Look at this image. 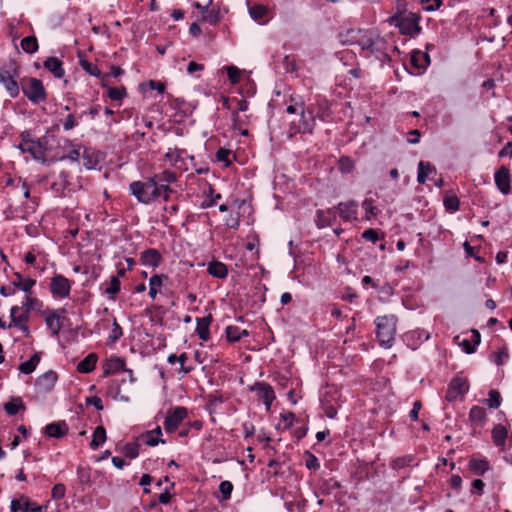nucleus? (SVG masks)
Segmentation results:
<instances>
[{"label":"nucleus","mask_w":512,"mask_h":512,"mask_svg":"<svg viewBox=\"0 0 512 512\" xmlns=\"http://www.w3.org/2000/svg\"><path fill=\"white\" fill-rule=\"evenodd\" d=\"M20 85V90L33 104H39L46 100L47 93L41 80L34 77H24L21 79Z\"/></svg>","instance_id":"nucleus-4"},{"label":"nucleus","mask_w":512,"mask_h":512,"mask_svg":"<svg viewBox=\"0 0 512 512\" xmlns=\"http://www.w3.org/2000/svg\"><path fill=\"white\" fill-rule=\"evenodd\" d=\"M187 415L188 411L185 407H175L171 409L164 421V428L166 432H175L180 423L187 417Z\"/></svg>","instance_id":"nucleus-8"},{"label":"nucleus","mask_w":512,"mask_h":512,"mask_svg":"<svg viewBox=\"0 0 512 512\" xmlns=\"http://www.w3.org/2000/svg\"><path fill=\"white\" fill-rule=\"evenodd\" d=\"M355 167L354 161L351 160L349 157L342 156L338 160V169L341 173H350L353 171Z\"/></svg>","instance_id":"nucleus-36"},{"label":"nucleus","mask_w":512,"mask_h":512,"mask_svg":"<svg viewBox=\"0 0 512 512\" xmlns=\"http://www.w3.org/2000/svg\"><path fill=\"white\" fill-rule=\"evenodd\" d=\"M410 459L406 457H399L392 463V468L401 469L409 465Z\"/></svg>","instance_id":"nucleus-60"},{"label":"nucleus","mask_w":512,"mask_h":512,"mask_svg":"<svg viewBox=\"0 0 512 512\" xmlns=\"http://www.w3.org/2000/svg\"><path fill=\"white\" fill-rule=\"evenodd\" d=\"M212 321V315L209 314L208 316L197 318V327L196 332L199 336V338L203 341H207L210 337L209 333V325Z\"/></svg>","instance_id":"nucleus-21"},{"label":"nucleus","mask_w":512,"mask_h":512,"mask_svg":"<svg viewBox=\"0 0 512 512\" xmlns=\"http://www.w3.org/2000/svg\"><path fill=\"white\" fill-rule=\"evenodd\" d=\"M44 433L49 437L61 438L68 433L65 421L53 422L45 426Z\"/></svg>","instance_id":"nucleus-18"},{"label":"nucleus","mask_w":512,"mask_h":512,"mask_svg":"<svg viewBox=\"0 0 512 512\" xmlns=\"http://www.w3.org/2000/svg\"><path fill=\"white\" fill-rule=\"evenodd\" d=\"M202 18L210 24H216L219 21V11L208 9L207 12L203 14Z\"/></svg>","instance_id":"nucleus-56"},{"label":"nucleus","mask_w":512,"mask_h":512,"mask_svg":"<svg viewBox=\"0 0 512 512\" xmlns=\"http://www.w3.org/2000/svg\"><path fill=\"white\" fill-rule=\"evenodd\" d=\"M227 71L228 78L232 84H236L240 79V70L236 66L224 67Z\"/></svg>","instance_id":"nucleus-51"},{"label":"nucleus","mask_w":512,"mask_h":512,"mask_svg":"<svg viewBox=\"0 0 512 512\" xmlns=\"http://www.w3.org/2000/svg\"><path fill=\"white\" fill-rule=\"evenodd\" d=\"M122 453L124 454L125 457L127 458H130V459H134L138 456L139 454V444L138 443H127L123 449H122Z\"/></svg>","instance_id":"nucleus-40"},{"label":"nucleus","mask_w":512,"mask_h":512,"mask_svg":"<svg viewBox=\"0 0 512 512\" xmlns=\"http://www.w3.org/2000/svg\"><path fill=\"white\" fill-rule=\"evenodd\" d=\"M44 67L53 74L56 78H63L65 70L63 68V62L57 57H48L44 63Z\"/></svg>","instance_id":"nucleus-19"},{"label":"nucleus","mask_w":512,"mask_h":512,"mask_svg":"<svg viewBox=\"0 0 512 512\" xmlns=\"http://www.w3.org/2000/svg\"><path fill=\"white\" fill-rule=\"evenodd\" d=\"M65 485L62 483L55 484L51 491V496L54 500H60L65 496Z\"/></svg>","instance_id":"nucleus-53"},{"label":"nucleus","mask_w":512,"mask_h":512,"mask_svg":"<svg viewBox=\"0 0 512 512\" xmlns=\"http://www.w3.org/2000/svg\"><path fill=\"white\" fill-rule=\"evenodd\" d=\"M460 201L457 196H447L444 198V206L449 211H457Z\"/></svg>","instance_id":"nucleus-47"},{"label":"nucleus","mask_w":512,"mask_h":512,"mask_svg":"<svg viewBox=\"0 0 512 512\" xmlns=\"http://www.w3.org/2000/svg\"><path fill=\"white\" fill-rule=\"evenodd\" d=\"M19 310H21V307L18 306H13L10 310V318L15 326H18L20 323H25L28 321L27 313H24L22 311L20 315H17Z\"/></svg>","instance_id":"nucleus-35"},{"label":"nucleus","mask_w":512,"mask_h":512,"mask_svg":"<svg viewBox=\"0 0 512 512\" xmlns=\"http://www.w3.org/2000/svg\"><path fill=\"white\" fill-rule=\"evenodd\" d=\"M362 208L366 212V218L370 219L372 216H376L378 214L377 208L373 205L372 199H365L362 203Z\"/></svg>","instance_id":"nucleus-45"},{"label":"nucleus","mask_w":512,"mask_h":512,"mask_svg":"<svg viewBox=\"0 0 512 512\" xmlns=\"http://www.w3.org/2000/svg\"><path fill=\"white\" fill-rule=\"evenodd\" d=\"M141 263L145 266L156 268L160 265L162 256L157 249H146L141 253Z\"/></svg>","instance_id":"nucleus-16"},{"label":"nucleus","mask_w":512,"mask_h":512,"mask_svg":"<svg viewBox=\"0 0 512 512\" xmlns=\"http://www.w3.org/2000/svg\"><path fill=\"white\" fill-rule=\"evenodd\" d=\"M251 390L256 392V395L266 406V410H270L273 401L275 400V392L272 386L266 382H256Z\"/></svg>","instance_id":"nucleus-10"},{"label":"nucleus","mask_w":512,"mask_h":512,"mask_svg":"<svg viewBox=\"0 0 512 512\" xmlns=\"http://www.w3.org/2000/svg\"><path fill=\"white\" fill-rule=\"evenodd\" d=\"M71 290V282L61 274H56L51 278L50 291L53 296L58 298H66Z\"/></svg>","instance_id":"nucleus-9"},{"label":"nucleus","mask_w":512,"mask_h":512,"mask_svg":"<svg viewBox=\"0 0 512 512\" xmlns=\"http://www.w3.org/2000/svg\"><path fill=\"white\" fill-rule=\"evenodd\" d=\"M207 272L213 277L224 279L228 275V268L220 261H212L208 264Z\"/></svg>","instance_id":"nucleus-23"},{"label":"nucleus","mask_w":512,"mask_h":512,"mask_svg":"<svg viewBox=\"0 0 512 512\" xmlns=\"http://www.w3.org/2000/svg\"><path fill=\"white\" fill-rule=\"evenodd\" d=\"M125 369V360L121 357H111L103 365L104 376L115 374Z\"/></svg>","instance_id":"nucleus-20"},{"label":"nucleus","mask_w":512,"mask_h":512,"mask_svg":"<svg viewBox=\"0 0 512 512\" xmlns=\"http://www.w3.org/2000/svg\"><path fill=\"white\" fill-rule=\"evenodd\" d=\"M4 410L10 416L16 415L20 410H25V405L20 398H14L4 404Z\"/></svg>","instance_id":"nucleus-29"},{"label":"nucleus","mask_w":512,"mask_h":512,"mask_svg":"<svg viewBox=\"0 0 512 512\" xmlns=\"http://www.w3.org/2000/svg\"><path fill=\"white\" fill-rule=\"evenodd\" d=\"M230 151L224 148H219L216 152V159L220 162H225L226 166L230 164L229 160Z\"/></svg>","instance_id":"nucleus-59"},{"label":"nucleus","mask_w":512,"mask_h":512,"mask_svg":"<svg viewBox=\"0 0 512 512\" xmlns=\"http://www.w3.org/2000/svg\"><path fill=\"white\" fill-rule=\"evenodd\" d=\"M77 125V122L72 114H69L63 122V128L65 130H71Z\"/></svg>","instance_id":"nucleus-64"},{"label":"nucleus","mask_w":512,"mask_h":512,"mask_svg":"<svg viewBox=\"0 0 512 512\" xmlns=\"http://www.w3.org/2000/svg\"><path fill=\"white\" fill-rule=\"evenodd\" d=\"M469 390V382L467 378L455 377L453 378L447 388L445 399L448 402L455 401L458 397L463 396Z\"/></svg>","instance_id":"nucleus-6"},{"label":"nucleus","mask_w":512,"mask_h":512,"mask_svg":"<svg viewBox=\"0 0 512 512\" xmlns=\"http://www.w3.org/2000/svg\"><path fill=\"white\" fill-rule=\"evenodd\" d=\"M64 313L65 309L46 310L43 312V315L45 316V322L48 328L51 330L53 336L59 335V332L62 328L61 319H64Z\"/></svg>","instance_id":"nucleus-11"},{"label":"nucleus","mask_w":512,"mask_h":512,"mask_svg":"<svg viewBox=\"0 0 512 512\" xmlns=\"http://www.w3.org/2000/svg\"><path fill=\"white\" fill-rule=\"evenodd\" d=\"M28 134L23 133L21 135L22 142L19 145V149L23 153H29L35 160L45 161V154L48 148L49 139L47 136H42L37 140H30Z\"/></svg>","instance_id":"nucleus-3"},{"label":"nucleus","mask_w":512,"mask_h":512,"mask_svg":"<svg viewBox=\"0 0 512 512\" xmlns=\"http://www.w3.org/2000/svg\"><path fill=\"white\" fill-rule=\"evenodd\" d=\"M17 71L12 74L9 70L0 68V83L4 86L9 96L16 98L20 93V84L16 80Z\"/></svg>","instance_id":"nucleus-7"},{"label":"nucleus","mask_w":512,"mask_h":512,"mask_svg":"<svg viewBox=\"0 0 512 512\" xmlns=\"http://www.w3.org/2000/svg\"><path fill=\"white\" fill-rule=\"evenodd\" d=\"M268 13V9L261 4H254L249 7V14L251 18L261 24L267 22L266 16Z\"/></svg>","instance_id":"nucleus-24"},{"label":"nucleus","mask_w":512,"mask_h":512,"mask_svg":"<svg viewBox=\"0 0 512 512\" xmlns=\"http://www.w3.org/2000/svg\"><path fill=\"white\" fill-rule=\"evenodd\" d=\"M305 466L309 470H318L320 468V463L318 458L312 454L310 451H305Z\"/></svg>","instance_id":"nucleus-39"},{"label":"nucleus","mask_w":512,"mask_h":512,"mask_svg":"<svg viewBox=\"0 0 512 512\" xmlns=\"http://www.w3.org/2000/svg\"><path fill=\"white\" fill-rule=\"evenodd\" d=\"M419 55H422V52L419 50H415L411 53V58H410L411 65L418 70L422 69V66H421L422 58Z\"/></svg>","instance_id":"nucleus-58"},{"label":"nucleus","mask_w":512,"mask_h":512,"mask_svg":"<svg viewBox=\"0 0 512 512\" xmlns=\"http://www.w3.org/2000/svg\"><path fill=\"white\" fill-rule=\"evenodd\" d=\"M123 335L121 326L117 323L116 320L113 322L112 331L108 337L110 343H115L120 337Z\"/></svg>","instance_id":"nucleus-50"},{"label":"nucleus","mask_w":512,"mask_h":512,"mask_svg":"<svg viewBox=\"0 0 512 512\" xmlns=\"http://www.w3.org/2000/svg\"><path fill=\"white\" fill-rule=\"evenodd\" d=\"M87 404L93 405L98 411H101L104 409V406L102 404V400L98 396H92L90 398H87Z\"/></svg>","instance_id":"nucleus-62"},{"label":"nucleus","mask_w":512,"mask_h":512,"mask_svg":"<svg viewBox=\"0 0 512 512\" xmlns=\"http://www.w3.org/2000/svg\"><path fill=\"white\" fill-rule=\"evenodd\" d=\"M22 49L28 53L33 54L38 50V41L35 36H27L21 40Z\"/></svg>","instance_id":"nucleus-30"},{"label":"nucleus","mask_w":512,"mask_h":512,"mask_svg":"<svg viewBox=\"0 0 512 512\" xmlns=\"http://www.w3.org/2000/svg\"><path fill=\"white\" fill-rule=\"evenodd\" d=\"M119 291H120V281H119L118 277L112 276L110 283L108 284V286L105 289V293H107L111 296H114Z\"/></svg>","instance_id":"nucleus-46"},{"label":"nucleus","mask_w":512,"mask_h":512,"mask_svg":"<svg viewBox=\"0 0 512 512\" xmlns=\"http://www.w3.org/2000/svg\"><path fill=\"white\" fill-rule=\"evenodd\" d=\"M357 207L358 204L355 200H349L347 202H340L336 209L343 220L350 221L357 218Z\"/></svg>","instance_id":"nucleus-15"},{"label":"nucleus","mask_w":512,"mask_h":512,"mask_svg":"<svg viewBox=\"0 0 512 512\" xmlns=\"http://www.w3.org/2000/svg\"><path fill=\"white\" fill-rule=\"evenodd\" d=\"M164 280H168V276L164 274H155L149 280V287L157 289L158 287H161L163 285Z\"/></svg>","instance_id":"nucleus-55"},{"label":"nucleus","mask_w":512,"mask_h":512,"mask_svg":"<svg viewBox=\"0 0 512 512\" xmlns=\"http://www.w3.org/2000/svg\"><path fill=\"white\" fill-rule=\"evenodd\" d=\"M21 500L23 503V512H41L42 506L37 505L36 503H32L25 496H21Z\"/></svg>","instance_id":"nucleus-52"},{"label":"nucleus","mask_w":512,"mask_h":512,"mask_svg":"<svg viewBox=\"0 0 512 512\" xmlns=\"http://www.w3.org/2000/svg\"><path fill=\"white\" fill-rule=\"evenodd\" d=\"M155 180L158 179V182H165V183H173L176 181V174L169 170H164L158 175H155Z\"/></svg>","instance_id":"nucleus-44"},{"label":"nucleus","mask_w":512,"mask_h":512,"mask_svg":"<svg viewBox=\"0 0 512 512\" xmlns=\"http://www.w3.org/2000/svg\"><path fill=\"white\" fill-rule=\"evenodd\" d=\"M40 362V353H34L29 360L19 365V370L24 374H31Z\"/></svg>","instance_id":"nucleus-27"},{"label":"nucleus","mask_w":512,"mask_h":512,"mask_svg":"<svg viewBox=\"0 0 512 512\" xmlns=\"http://www.w3.org/2000/svg\"><path fill=\"white\" fill-rule=\"evenodd\" d=\"M299 107H300L301 118H300V123L297 127L296 132L303 133V134L312 133V131L314 129V125H315L314 114L311 111L306 112L304 110L303 102H300Z\"/></svg>","instance_id":"nucleus-12"},{"label":"nucleus","mask_w":512,"mask_h":512,"mask_svg":"<svg viewBox=\"0 0 512 512\" xmlns=\"http://www.w3.org/2000/svg\"><path fill=\"white\" fill-rule=\"evenodd\" d=\"M420 16L416 13H401L398 12L393 16L389 17L388 22L391 25L399 28L401 34L415 37L421 32V27L419 25Z\"/></svg>","instance_id":"nucleus-2"},{"label":"nucleus","mask_w":512,"mask_h":512,"mask_svg":"<svg viewBox=\"0 0 512 512\" xmlns=\"http://www.w3.org/2000/svg\"><path fill=\"white\" fill-rule=\"evenodd\" d=\"M492 437L497 446H504L507 437V430L502 425H497L492 430Z\"/></svg>","instance_id":"nucleus-31"},{"label":"nucleus","mask_w":512,"mask_h":512,"mask_svg":"<svg viewBox=\"0 0 512 512\" xmlns=\"http://www.w3.org/2000/svg\"><path fill=\"white\" fill-rule=\"evenodd\" d=\"M331 210L328 209L327 211L318 210L316 214V225L319 228L327 227L331 225Z\"/></svg>","instance_id":"nucleus-33"},{"label":"nucleus","mask_w":512,"mask_h":512,"mask_svg":"<svg viewBox=\"0 0 512 512\" xmlns=\"http://www.w3.org/2000/svg\"><path fill=\"white\" fill-rule=\"evenodd\" d=\"M148 182H150V189H149V203H151L152 201H154L155 199L159 198L160 196H162V188H161V184H158L157 180H155V178H149L148 179Z\"/></svg>","instance_id":"nucleus-34"},{"label":"nucleus","mask_w":512,"mask_h":512,"mask_svg":"<svg viewBox=\"0 0 512 512\" xmlns=\"http://www.w3.org/2000/svg\"><path fill=\"white\" fill-rule=\"evenodd\" d=\"M226 338L229 342H237L240 340V328L237 326H227L226 330Z\"/></svg>","instance_id":"nucleus-43"},{"label":"nucleus","mask_w":512,"mask_h":512,"mask_svg":"<svg viewBox=\"0 0 512 512\" xmlns=\"http://www.w3.org/2000/svg\"><path fill=\"white\" fill-rule=\"evenodd\" d=\"M362 50H367L377 58L387 57V42L378 33L370 32L357 41Z\"/></svg>","instance_id":"nucleus-5"},{"label":"nucleus","mask_w":512,"mask_h":512,"mask_svg":"<svg viewBox=\"0 0 512 512\" xmlns=\"http://www.w3.org/2000/svg\"><path fill=\"white\" fill-rule=\"evenodd\" d=\"M432 172L436 173V168L430 162L420 161L418 163V183L424 184L427 180L428 174Z\"/></svg>","instance_id":"nucleus-25"},{"label":"nucleus","mask_w":512,"mask_h":512,"mask_svg":"<svg viewBox=\"0 0 512 512\" xmlns=\"http://www.w3.org/2000/svg\"><path fill=\"white\" fill-rule=\"evenodd\" d=\"M488 396L489 398L486 401L489 408L497 409L501 405L502 400L500 393L497 390L492 389L489 391Z\"/></svg>","instance_id":"nucleus-38"},{"label":"nucleus","mask_w":512,"mask_h":512,"mask_svg":"<svg viewBox=\"0 0 512 512\" xmlns=\"http://www.w3.org/2000/svg\"><path fill=\"white\" fill-rule=\"evenodd\" d=\"M98 356L96 353L88 354L83 360L77 365V371L83 374L90 373L94 370Z\"/></svg>","instance_id":"nucleus-22"},{"label":"nucleus","mask_w":512,"mask_h":512,"mask_svg":"<svg viewBox=\"0 0 512 512\" xmlns=\"http://www.w3.org/2000/svg\"><path fill=\"white\" fill-rule=\"evenodd\" d=\"M219 491L222 494V500L227 501L231 498L233 484L228 480L222 481L219 485Z\"/></svg>","instance_id":"nucleus-41"},{"label":"nucleus","mask_w":512,"mask_h":512,"mask_svg":"<svg viewBox=\"0 0 512 512\" xmlns=\"http://www.w3.org/2000/svg\"><path fill=\"white\" fill-rule=\"evenodd\" d=\"M56 381H57L56 372L49 370V371L45 372L44 374L40 375L36 379L35 384L37 387H39L44 392H48V391L52 390Z\"/></svg>","instance_id":"nucleus-17"},{"label":"nucleus","mask_w":512,"mask_h":512,"mask_svg":"<svg viewBox=\"0 0 512 512\" xmlns=\"http://www.w3.org/2000/svg\"><path fill=\"white\" fill-rule=\"evenodd\" d=\"M141 437L148 446L153 447V446L158 445L159 443H163V444L165 443V440H163L159 437H154L153 432L147 431Z\"/></svg>","instance_id":"nucleus-48"},{"label":"nucleus","mask_w":512,"mask_h":512,"mask_svg":"<svg viewBox=\"0 0 512 512\" xmlns=\"http://www.w3.org/2000/svg\"><path fill=\"white\" fill-rule=\"evenodd\" d=\"M108 96L113 101H120L126 96V89L125 87H109Z\"/></svg>","instance_id":"nucleus-42"},{"label":"nucleus","mask_w":512,"mask_h":512,"mask_svg":"<svg viewBox=\"0 0 512 512\" xmlns=\"http://www.w3.org/2000/svg\"><path fill=\"white\" fill-rule=\"evenodd\" d=\"M460 346L462 347L463 351L467 354H471L475 352L476 345L471 343L469 340L464 339L460 342Z\"/></svg>","instance_id":"nucleus-61"},{"label":"nucleus","mask_w":512,"mask_h":512,"mask_svg":"<svg viewBox=\"0 0 512 512\" xmlns=\"http://www.w3.org/2000/svg\"><path fill=\"white\" fill-rule=\"evenodd\" d=\"M151 185H150V182L145 181V182H142V181H134L130 184L129 186V190L131 192V194L133 196L136 197V199L143 203V204H149V196H148V192H149V189H150Z\"/></svg>","instance_id":"nucleus-13"},{"label":"nucleus","mask_w":512,"mask_h":512,"mask_svg":"<svg viewBox=\"0 0 512 512\" xmlns=\"http://www.w3.org/2000/svg\"><path fill=\"white\" fill-rule=\"evenodd\" d=\"M421 407H422L421 401L417 400L413 403V408L409 412V417L411 420H413V421L418 420V413H419V410L421 409Z\"/></svg>","instance_id":"nucleus-63"},{"label":"nucleus","mask_w":512,"mask_h":512,"mask_svg":"<svg viewBox=\"0 0 512 512\" xmlns=\"http://www.w3.org/2000/svg\"><path fill=\"white\" fill-rule=\"evenodd\" d=\"M106 441V430L103 426H97L93 432V438L90 442V448L96 450Z\"/></svg>","instance_id":"nucleus-28"},{"label":"nucleus","mask_w":512,"mask_h":512,"mask_svg":"<svg viewBox=\"0 0 512 512\" xmlns=\"http://www.w3.org/2000/svg\"><path fill=\"white\" fill-rule=\"evenodd\" d=\"M469 417L471 421L481 423L486 417V411L480 406H473L470 410Z\"/></svg>","instance_id":"nucleus-37"},{"label":"nucleus","mask_w":512,"mask_h":512,"mask_svg":"<svg viewBox=\"0 0 512 512\" xmlns=\"http://www.w3.org/2000/svg\"><path fill=\"white\" fill-rule=\"evenodd\" d=\"M397 318L394 315L378 316L375 319L376 336L383 348H391L395 341Z\"/></svg>","instance_id":"nucleus-1"},{"label":"nucleus","mask_w":512,"mask_h":512,"mask_svg":"<svg viewBox=\"0 0 512 512\" xmlns=\"http://www.w3.org/2000/svg\"><path fill=\"white\" fill-rule=\"evenodd\" d=\"M421 3L427 11H435L443 4L442 0H421Z\"/></svg>","instance_id":"nucleus-57"},{"label":"nucleus","mask_w":512,"mask_h":512,"mask_svg":"<svg viewBox=\"0 0 512 512\" xmlns=\"http://www.w3.org/2000/svg\"><path fill=\"white\" fill-rule=\"evenodd\" d=\"M81 66L87 73H89L92 76L100 77L102 74L99 68L96 65L90 63L89 61H81Z\"/></svg>","instance_id":"nucleus-49"},{"label":"nucleus","mask_w":512,"mask_h":512,"mask_svg":"<svg viewBox=\"0 0 512 512\" xmlns=\"http://www.w3.org/2000/svg\"><path fill=\"white\" fill-rule=\"evenodd\" d=\"M469 468L474 474L483 475L490 467L486 459L471 458L469 461Z\"/></svg>","instance_id":"nucleus-26"},{"label":"nucleus","mask_w":512,"mask_h":512,"mask_svg":"<svg viewBox=\"0 0 512 512\" xmlns=\"http://www.w3.org/2000/svg\"><path fill=\"white\" fill-rule=\"evenodd\" d=\"M42 306V302L39 301L37 298L30 297L29 295L26 296L25 301L22 302L21 310L24 313H27L29 316V313L31 310H36L39 307Z\"/></svg>","instance_id":"nucleus-32"},{"label":"nucleus","mask_w":512,"mask_h":512,"mask_svg":"<svg viewBox=\"0 0 512 512\" xmlns=\"http://www.w3.org/2000/svg\"><path fill=\"white\" fill-rule=\"evenodd\" d=\"M495 184L499 191L505 195L510 192V173L509 169L505 166L500 167L494 176Z\"/></svg>","instance_id":"nucleus-14"},{"label":"nucleus","mask_w":512,"mask_h":512,"mask_svg":"<svg viewBox=\"0 0 512 512\" xmlns=\"http://www.w3.org/2000/svg\"><path fill=\"white\" fill-rule=\"evenodd\" d=\"M362 238L366 241H370L372 243H376L378 240H380L382 237H380L379 233L375 229H367L362 233Z\"/></svg>","instance_id":"nucleus-54"}]
</instances>
